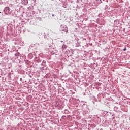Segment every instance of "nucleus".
Instances as JSON below:
<instances>
[{"instance_id": "obj_1", "label": "nucleus", "mask_w": 130, "mask_h": 130, "mask_svg": "<svg viewBox=\"0 0 130 130\" xmlns=\"http://www.w3.org/2000/svg\"><path fill=\"white\" fill-rule=\"evenodd\" d=\"M64 107V104H63V102L61 100H59L56 101L55 104V107H56L58 109H62Z\"/></svg>"}, {"instance_id": "obj_2", "label": "nucleus", "mask_w": 130, "mask_h": 130, "mask_svg": "<svg viewBox=\"0 0 130 130\" xmlns=\"http://www.w3.org/2000/svg\"><path fill=\"white\" fill-rule=\"evenodd\" d=\"M4 12L5 15H11L12 14V11L9 7H6L4 9Z\"/></svg>"}, {"instance_id": "obj_3", "label": "nucleus", "mask_w": 130, "mask_h": 130, "mask_svg": "<svg viewBox=\"0 0 130 130\" xmlns=\"http://www.w3.org/2000/svg\"><path fill=\"white\" fill-rule=\"evenodd\" d=\"M60 31H62L63 32H66L68 33V27L65 25H61L60 27Z\"/></svg>"}, {"instance_id": "obj_4", "label": "nucleus", "mask_w": 130, "mask_h": 130, "mask_svg": "<svg viewBox=\"0 0 130 130\" xmlns=\"http://www.w3.org/2000/svg\"><path fill=\"white\" fill-rule=\"evenodd\" d=\"M19 3H21L22 5H28V0H18Z\"/></svg>"}, {"instance_id": "obj_5", "label": "nucleus", "mask_w": 130, "mask_h": 130, "mask_svg": "<svg viewBox=\"0 0 130 130\" xmlns=\"http://www.w3.org/2000/svg\"><path fill=\"white\" fill-rule=\"evenodd\" d=\"M76 47H81V42H77L75 44Z\"/></svg>"}, {"instance_id": "obj_6", "label": "nucleus", "mask_w": 130, "mask_h": 130, "mask_svg": "<svg viewBox=\"0 0 130 130\" xmlns=\"http://www.w3.org/2000/svg\"><path fill=\"white\" fill-rule=\"evenodd\" d=\"M34 60L37 63L41 62V60H40V59L37 57L35 58Z\"/></svg>"}, {"instance_id": "obj_7", "label": "nucleus", "mask_w": 130, "mask_h": 130, "mask_svg": "<svg viewBox=\"0 0 130 130\" xmlns=\"http://www.w3.org/2000/svg\"><path fill=\"white\" fill-rule=\"evenodd\" d=\"M28 58L29 59H32V58H33V54H28Z\"/></svg>"}, {"instance_id": "obj_8", "label": "nucleus", "mask_w": 130, "mask_h": 130, "mask_svg": "<svg viewBox=\"0 0 130 130\" xmlns=\"http://www.w3.org/2000/svg\"><path fill=\"white\" fill-rule=\"evenodd\" d=\"M8 79H11L12 78V73L11 72L8 73Z\"/></svg>"}, {"instance_id": "obj_9", "label": "nucleus", "mask_w": 130, "mask_h": 130, "mask_svg": "<svg viewBox=\"0 0 130 130\" xmlns=\"http://www.w3.org/2000/svg\"><path fill=\"white\" fill-rule=\"evenodd\" d=\"M66 49H67V45L63 44V45L62 46V49L63 50Z\"/></svg>"}, {"instance_id": "obj_10", "label": "nucleus", "mask_w": 130, "mask_h": 130, "mask_svg": "<svg viewBox=\"0 0 130 130\" xmlns=\"http://www.w3.org/2000/svg\"><path fill=\"white\" fill-rule=\"evenodd\" d=\"M15 56L16 57H19L20 56V53L19 52H17L15 54Z\"/></svg>"}, {"instance_id": "obj_11", "label": "nucleus", "mask_w": 130, "mask_h": 130, "mask_svg": "<svg viewBox=\"0 0 130 130\" xmlns=\"http://www.w3.org/2000/svg\"><path fill=\"white\" fill-rule=\"evenodd\" d=\"M64 113H66V114H68L70 113V111L67 109L64 110Z\"/></svg>"}, {"instance_id": "obj_12", "label": "nucleus", "mask_w": 130, "mask_h": 130, "mask_svg": "<svg viewBox=\"0 0 130 130\" xmlns=\"http://www.w3.org/2000/svg\"><path fill=\"white\" fill-rule=\"evenodd\" d=\"M98 4H101L102 3V1L101 0H97Z\"/></svg>"}, {"instance_id": "obj_13", "label": "nucleus", "mask_w": 130, "mask_h": 130, "mask_svg": "<svg viewBox=\"0 0 130 130\" xmlns=\"http://www.w3.org/2000/svg\"><path fill=\"white\" fill-rule=\"evenodd\" d=\"M126 51V48H125L123 49V51Z\"/></svg>"}, {"instance_id": "obj_14", "label": "nucleus", "mask_w": 130, "mask_h": 130, "mask_svg": "<svg viewBox=\"0 0 130 130\" xmlns=\"http://www.w3.org/2000/svg\"><path fill=\"white\" fill-rule=\"evenodd\" d=\"M80 2V0H77V1H76V3H79Z\"/></svg>"}, {"instance_id": "obj_15", "label": "nucleus", "mask_w": 130, "mask_h": 130, "mask_svg": "<svg viewBox=\"0 0 130 130\" xmlns=\"http://www.w3.org/2000/svg\"><path fill=\"white\" fill-rule=\"evenodd\" d=\"M43 63H44V64H45V61H44V60H43Z\"/></svg>"}, {"instance_id": "obj_16", "label": "nucleus", "mask_w": 130, "mask_h": 130, "mask_svg": "<svg viewBox=\"0 0 130 130\" xmlns=\"http://www.w3.org/2000/svg\"><path fill=\"white\" fill-rule=\"evenodd\" d=\"M30 8H31V6H30L29 7L27 8L28 10H30Z\"/></svg>"}, {"instance_id": "obj_17", "label": "nucleus", "mask_w": 130, "mask_h": 130, "mask_svg": "<svg viewBox=\"0 0 130 130\" xmlns=\"http://www.w3.org/2000/svg\"><path fill=\"white\" fill-rule=\"evenodd\" d=\"M20 81H23V78H21L20 79Z\"/></svg>"}, {"instance_id": "obj_18", "label": "nucleus", "mask_w": 130, "mask_h": 130, "mask_svg": "<svg viewBox=\"0 0 130 130\" xmlns=\"http://www.w3.org/2000/svg\"><path fill=\"white\" fill-rule=\"evenodd\" d=\"M52 17H54V14H53L52 15Z\"/></svg>"}, {"instance_id": "obj_19", "label": "nucleus", "mask_w": 130, "mask_h": 130, "mask_svg": "<svg viewBox=\"0 0 130 130\" xmlns=\"http://www.w3.org/2000/svg\"><path fill=\"white\" fill-rule=\"evenodd\" d=\"M85 46H86V47H88V45H86Z\"/></svg>"}, {"instance_id": "obj_20", "label": "nucleus", "mask_w": 130, "mask_h": 130, "mask_svg": "<svg viewBox=\"0 0 130 130\" xmlns=\"http://www.w3.org/2000/svg\"><path fill=\"white\" fill-rule=\"evenodd\" d=\"M60 42H63V41H60Z\"/></svg>"}, {"instance_id": "obj_21", "label": "nucleus", "mask_w": 130, "mask_h": 130, "mask_svg": "<svg viewBox=\"0 0 130 130\" xmlns=\"http://www.w3.org/2000/svg\"><path fill=\"white\" fill-rule=\"evenodd\" d=\"M114 22H116V20H115Z\"/></svg>"}, {"instance_id": "obj_22", "label": "nucleus", "mask_w": 130, "mask_h": 130, "mask_svg": "<svg viewBox=\"0 0 130 130\" xmlns=\"http://www.w3.org/2000/svg\"><path fill=\"white\" fill-rule=\"evenodd\" d=\"M42 66H43V64L42 63Z\"/></svg>"}, {"instance_id": "obj_23", "label": "nucleus", "mask_w": 130, "mask_h": 130, "mask_svg": "<svg viewBox=\"0 0 130 130\" xmlns=\"http://www.w3.org/2000/svg\"><path fill=\"white\" fill-rule=\"evenodd\" d=\"M100 130H102V128L100 129Z\"/></svg>"}]
</instances>
